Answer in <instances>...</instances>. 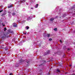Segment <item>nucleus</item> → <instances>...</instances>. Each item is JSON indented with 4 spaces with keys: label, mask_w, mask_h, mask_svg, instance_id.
Instances as JSON below:
<instances>
[{
    "label": "nucleus",
    "mask_w": 75,
    "mask_h": 75,
    "mask_svg": "<svg viewBox=\"0 0 75 75\" xmlns=\"http://www.w3.org/2000/svg\"><path fill=\"white\" fill-rule=\"evenodd\" d=\"M3 26L4 27V26H5V25H3Z\"/></svg>",
    "instance_id": "c85d7f7f"
},
{
    "label": "nucleus",
    "mask_w": 75,
    "mask_h": 75,
    "mask_svg": "<svg viewBox=\"0 0 75 75\" xmlns=\"http://www.w3.org/2000/svg\"><path fill=\"white\" fill-rule=\"evenodd\" d=\"M6 15V13H4L1 15V16H5V15Z\"/></svg>",
    "instance_id": "39448f33"
},
{
    "label": "nucleus",
    "mask_w": 75,
    "mask_h": 75,
    "mask_svg": "<svg viewBox=\"0 0 75 75\" xmlns=\"http://www.w3.org/2000/svg\"><path fill=\"white\" fill-rule=\"evenodd\" d=\"M65 17V14H64V15H63L62 17Z\"/></svg>",
    "instance_id": "4468645a"
},
{
    "label": "nucleus",
    "mask_w": 75,
    "mask_h": 75,
    "mask_svg": "<svg viewBox=\"0 0 75 75\" xmlns=\"http://www.w3.org/2000/svg\"><path fill=\"white\" fill-rule=\"evenodd\" d=\"M3 10H2L1 11H0V13H1V12H2V11H3Z\"/></svg>",
    "instance_id": "aec40b11"
},
{
    "label": "nucleus",
    "mask_w": 75,
    "mask_h": 75,
    "mask_svg": "<svg viewBox=\"0 0 75 75\" xmlns=\"http://www.w3.org/2000/svg\"><path fill=\"white\" fill-rule=\"evenodd\" d=\"M35 7H36V8H37V7H38V6H35Z\"/></svg>",
    "instance_id": "393cba45"
},
{
    "label": "nucleus",
    "mask_w": 75,
    "mask_h": 75,
    "mask_svg": "<svg viewBox=\"0 0 75 75\" xmlns=\"http://www.w3.org/2000/svg\"><path fill=\"white\" fill-rule=\"evenodd\" d=\"M5 50L6 51H7V50H8V49H7V48H6L5 49Z\"/></svg>",
    "instance_id": "2eb2a0df"
},
{
    "label": "nucleus",
    "mask_w": 75,
    "mask_h": 75,
    "mask_svg": "<svg viewBox=\"0 0 75 75\" xmlns=\"http://www.w3.org/2000/svg\"><path fill=\"white\" fill-rule=\"evenodd\" d=\"M60 42H61V43H62V41L61 40H60Z\"/></svg>",
    "instance_id": "412c9836"
},
{
    "label": "nucleus",
    "mask_w": 75,
    "mask_h": 75,
    "mask_svg": "<svg viewBox=\"0 0 75 75\" xmlns=\"http://www.w3.org/2000/svg\"><path fill=\"white\" fill-rule=\"evenodd\" d=\"M54 20V18H52L50 19V21H53Z\"/></svg>",
    "instance_id": "f03ea898"
},
{
    "label": "nucleus",
    "mask_w": 75,
    "mask_h": 75,
    "mask_svg": "<svg viewBox=\"0 0 75 75\" xmlns=\"http://www.w3.org/2000/svg\"><path fill=\"white\" fill-rule=\"evenodd\" d=\"M9 75H13V74L12 73H10L9 74Z\"/></svg>",
    "instance_id": "6ab92c4d"
},
{
    "label": "nucleus",
    "mask_w": 75,
    "mask_h": 75,
    "mask_svg": "<svg viewBox=\"0 0 75 75\" xmlns=\"http://www.w3.org/2000/svg\"><path fill=\"white\" fill-rule=\"evenodd\" d=\"M56 71L57 72H60V70L58 69H57L56 70Z\"/></svg>",
    "instance_id": "20e7f679"
},
{
    "label": "nucleus",
    "mask_w": 75,
    "mask_h": 75,
    "mask_svg": "<svg viewBox=\"0 0 75 75\" xmlns=\"http://www.w3.org/2000/svg\"><path fill=\"white\" fill-rule=\"evenodd\" d=\"M71 66H72V65H69V67H71Z\"/></svg>",
    "instance_id": "a878e982"
},
{
    "label": "nucleus",
    "mask_w": 75,
    "mask_h": 75,
    "mask_svg": "<svg viewBox=\"0 0 75 75\" xmlns=\"http://www.w3.org/2000/svg\"><path fill=\"white\" fill-rule=\"evenodd\" d=\"M5 37H6V35H5V34L4 33L3 36L2 37V38H5Z\"/></svg>",
    "instance_id": "7ed1b4c3"
},
{
    "label": "nucleus",
    "mask_w": 75,
    "mask_h": 75,
    "mask_svg": "<svg viewBox=\"0 0 75 75\" xmlns=\"http://www.w3.org/2000/svg\"><path fill=\"white\" fill-rule=\"evenodd\" d=\"M42 65V64H40V65H39V66H41V65Z\"/></svg>",
    "instance_id": "bb28decb"
},
{
    "label": "nucleus",
    "mask_w": 75,
    "mask_h": 75,
    "mask_svg": "<svg viewBox=\"0 0 75 75\" xmlns=\"http://www.w3.org/2000/svg\"><path fill=\"white\" fill-rule=\"evenodd\" d=\"M67 50L68 51H70V50H70V49H69V48H68V49H67Z\"/></svg>",
    "instance_id": "dca6fc26"
},
{
    "label": "nucleus",
    "mask_w": 75,
    "mask_h": 75,
    "mask_svg": "<svg viewBox=\"0 0 75 75\" xmlns=\"http://www.w3.org/2000/svg\"><path fill=\"white\" fill-rule=\"evenodd\" d=\"M27 20H28V19H27Z\"/></svg>",
    "instance_id": "2f4dec72"
},
{
    "label": "nucleus",
    "mask_w": 75,
    "mask_h": 75,
    "mask_svg": "<svg viewBox=\"0 0 75 75\" xmlns=\"http://www.w3.org/2000/svg\"><path fill=\"white\" fill-rule=\"evenodd\" d=\"M36 6H38V4H36Z\"/></svg>",
    "instance_id": "cd10ccee"
},
{
    "label": "nucleus",
    "mask_w": 75,
    "mask_h": 75,
    "mask_svg": "<svg viewBox=\"0 0 75 75\" xmlns=\"http://www.w3.org/2000/svg\"><path fill=\"white\" fill-rule=\"evenodd\" d=\"M8 8H10L11 7H10V6H8Z\"/></svg>",
    "instance_id": "5701e85b"
},
{
    "label": "nucleus",
    "mask_w": 75,
    "mask_h": 75,
    "mask_svg": "<svg viewBox=\"0 0 75 75\" xmlns=\"http://www.w3.org/2000/svg\"><path fill=\"white\" fill-rule=\"evenodd\" d=\"M4 31H6L7 30V29L6 28H4Z\"/></svg>",
    "instance_id": "9d476101"
},
{
    "label": "nucleus",
    "mask_w": 75,
    "mask_h": 75,
    "mask_svg": "<svg viewBox=\"0 0 75 75\" xmlns=\"http://www.w3.org/2000/svg\"><path fill=\"white\" fill-rule=\"evenodd\" d=\"M66 47H67L66 46H64L63 47L64 49H65V48H66Z\"/></svg>",
    "instance_id": "ddd939ff"
},
{
    "label": "nucleus",
    "mask_w": 75,
    "mask_h": 75,
    "mask_svg": "<svg viewBox=\"0 0 75 75\" xmlns=\"http://www.w3.org/2000/svg\"><path fill=\"white\" fill-rule=\"evenodd\" d=\"M3 25V23H2V25Z\"/></svg>",
    "instance_id": "7c9ffc66"
},
{
    "label": "nucleus",
    "mask_w": 75,
    "mask_h": 75,
    "mask_svg": "<svg viewBox=\"0 0 75 75\" xmlns=\"http://www.w3.org/2000/svg\"><path fill=\"white\" fill-rule=\"evenodd\" d=\"M12 15L13 16H15V15H16V13H12Z\"/></svg>",
    "instance_id": "0eeeda50"
},
{
    "label": "nucleus",
    "mask_w": 75,
    "mask_h": 75,
    "mask_svg": "<svg viewBox=\"0 0 75 75\" xmlns=\"http://www.w3.org/2000/svg\"><path fill=\"white\" fill-rule=\"evenodd\" d=\"M27 62V64H28L30 63V62Z\"/></svg>",
    "instance_id": "f3484780"
},
{
    "label": "nucleus",
    "mask_w": 75,
    "mask_h": 75,
    "mask_svg": "<svg viewBox=\"0 0 75 75\" xmlns=\"http://www.w3.org/2000/svg\"><path fill=\"white\" fill-rule=\"evenodd\" d=\"M58 30L57 29V28H56L54 29V30L55 31H57Z\"/></svg>",
    "instance_id": "423d86ee"
},
{
    "label": "nucleus",
    "mask_w": 75,
    "mask_h": 75,
    "mask_svg": "<svg viewBox=\"0 0 75 75\" xmlns=\"http://www.w3.org/2000/svg\"><path fill=\"white\" fill-rule=\"evenodd\" d=\"M52 38H50L49 39V41H52Z\"/></svg>",
    "instance_id": "f8f14e48"
},
{
    "label": "nucleus",
    "mask_w": 75,
    "mask_h": 75,
    "mask_svg": "<svg viewBox=\"0 0 75 75\" xmlns=\"http://www.w3.org/2000/svg\"><path fill=\"white\" fill-rule=\"evenodd\" d=\"M31 8V9H33V8Z\"/></svg>",
    "instance_id": "c756f323"
},
{
    "label": "nucleus",
    "mask_w": 75,
    "mask_h": 75,
    "mask_svg": "<svg viewBox=\"0 0 75 75\" xmlns=\"http://www.w3.org/2000/svg\"><path fill=\"white\" fill-rule=\"evenodd\" d=\"M10 7H13L12 5H11V6H10Z\"/></svg>",
    "instance_id": "4be33fe9"
},
{
    "label": "nucleus",
    "mask_w": 75,
    "mask_h": 75,
    "mask_svg": "<svg viewBox=\"0 0 75 75\" xmlns=\"http://www.w3.org/2000/svg\"><path fill=\"white\" fill-rule=\"evenodd\" d=\"M47 37H49L50 36V34H47Z\"/></svg>",
    "instance_id": "6e6552de"
},
{
    "label": "nucleus",
    "mask_w": 75,
    "mask_h": 75,
    "mask_svg": "<svg viewBox=\"0 0 75 75\" xmlns=\"http://www.w3.org/2000/svg\"><path fill=\"white\" fill-rule=\"evenodd\" d=\"M13 27H17V24L16 23H13Z\"/></svg>",
    "instance_id": "f257e3e1"
},
{
    "label": "nucleus",
    "mask_w": 75,
    "mask_h": 75,
    "mask_svg": "<svg viewBox=\"0 0 75 75\" xmlns=\"http://www.w3.org/2000/svg\"><path fill=\"white\" fill-rule=\"evenodd\" d=\"M58 16H56L55 18H58Z\"/></svg>",
    "instance_id": "a211bd4d"
},
{
    "label": "nucleus",
    "mask_w": 75,
    "mask_h": 75,
    "mask_svg": "<svg viewBox=\"0 0 75 75\" xmlns=\"http://www.w3.org/2000/svg\"><path fill=\"white\" fill-rule=\"evenodd\" d=\"M60 18H61V17H60Z\"/></svg>",
    "instance_id": "473e14b6"
},
{
    "label": "nucleus",
    "mask_w": 75,
    "mask_h": 75,
    "mask_svg": "<svg viewBox=\"0 0 75 75\" xmlns=\"http://www.w3.org/2000/svg\"><path fill=\"white\" fill-rule=\"evenodd\" d=\"M10 33H13V30H10Z\"/></svg>",
    "instance_id": "1a4fd4ad"
},
{
    "label": "nucleus",
    "mask_w": 75,
    "mask_h": 75,
    "mask_svg": "<svg viewBox=\"0 0 75 75\" xmlns=\"http://www.w3.org/2000/svg\"><path fill=\"white\" fill-rule=\"evenodd\" d=\"M27 30H28V29H29V27L28 26H26Z\"/></svg>",
    "instance_id": "9b49d317"
},
{
    "label": "nucleus",
    "mask_w": 75,
    "mask_h": 75,
    "mask_svg": "<svg viewBox=\"0 0 75 75\" xmlns=\"http://www.w3.org/2000/svg\"><path fill=\"white\" fill-rule=\"evenodd\" d=\"M23 34H24L25 35V34H26V33H23Z\"/></svg>",
    "instance_id": "b1692460"
}]
</instances>
